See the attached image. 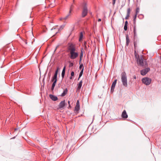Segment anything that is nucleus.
Wrapping results in <instances>:
<instances>
[{"mask_svg":"<svg viewBox=\"0 0 161 161\" xmlns=\"http://www.w3.org/2000/svg\"><path fill=\"white\" fill-rule=\"evenodd\" d=\"M126 45L128 46L130 42V39L128 36V35H126Z\"/></svg>","mask_w":161,"mask_h":161,"instance_id":"4468645a","label":"nucleus"},{"mask_svg":"<svg viewBox=\"0 0 161 161\" xmlns=\"http://www.w3.org/2000/svg\"><path fill=\"white\" fill-rule=\"evenodd\" d=\"M68 50L69 52V57L71 59H74L76 58L79 55L78 53L76 52L75 47L71 44L68 48Z\"/></svg>","mask_w":161,"mask_h":161,"instance_id":"f257e3e1","label":"nucleus"},{"mask_svg":"<svg viewBox=\"0 0 161 161\" xmlns=\"http://www.w3.org/2000/svg\"><path fill=\"white\" fill-rule=\"evenodd\" d=\"M134 36H136V25H134Z\"/></svg>","mask_w":161,"mask_h":161,"instance_id":"a211bd4d","label":"nucleus"},{"mask_svg":"<svg viewBox=\"0 0 161 161\" xmlns=\"http://www.w3.org/2000/svg\"><path fill=\"white\" fill-rule=\"evenodd\" d=\"M135 58L136 59L137 64L141 66H143L144 65L147 66V63L143 58V55H141L140 57L139 55L137 54L136 52L135 53Z\"/></svg>","mask_w":161,"mask_h":161,"instance_id":"f03ea898","label":"nucleus"},{"mask_svg":"<svg viewBox=\"0 0 161 161\" xmlns=\"http://www.w3.org/2000/svg\"><path fill=\"white\" fill-rule=\"evenodd\" d=\"M83 34L82 32H81L80 33V36L79 38V41L80 42L83 38Z\"/></svg>","mask_w":161,"mask_h":161,"instance_id":"f3484780","label":"nucleus"},{"mask_svg":"<svg viewBox=\"0 0 161 161\" xmlns=\"http://www.w3.org/2000/svg\"><path fill=\"white\" fill-rule=\"evenodd\" d=\"M65 105V100L62 101L60 102L58 105V108L60 109H62Z\"/></svg>","mask_w":161,"mask_h":161,"instance_id":"6e6552de","label":"nucleus"},{"mask_svg":"<svg viewBox=\"0 0 161 161\" xmlns=\"http://www.w3.org/2000/svg\"><path fill=\"white\" fill-rule=\"evenodd\" d=\"M31 92H26V94H30V93H31Z\"/></svg>","mask_w":161,"mask_h":161,"instance_id":"72a5a7b5","label":"nucleus"},{"mask_svg":"<svg viewBox=\"0 0 161 161\" xmlns=\"http://www.w3.org/2000/svg\"><path fill=\"white\" fill-rule=\"evenodd\" d=\"M72 8V10H73V8H74V6L73 5H71L70 8V9Z\"/></svg>","mask_w":161,"mask_h":161,"instance_id":"2f4dec72","label":"nucleus"},{"mask_svg":"<svg viewBox=\"0 0 161 161\" xmlns=\"http://www.w3.org/2000/svg\"><path fill=\"white\" fill-rule=\"evenodd\" d=\"M80 109V103L79 100H78L76 102V104L75 108V111L76 113H78Z\"/></svg>","mask_w":161,"mask_h":161,"instance_id":"0eeeda50","label":"nucleus"},{"mask_svg":"<svg viewBox=\"0 0 161 161\" xmlns=\"http://www.w3.org/2000/svg\"><path fill=\"white\" fill-rule=\"evenodd\" d=\"M59 69L58 67L57 68V69L55 71V73L54 74V75H53V77L52 80V81L53 82L52 87H51V90H53L54 87L56 85V83L57 81V75H58V71Z\"/></svg>","mask_w":161,"mask_h":161,"instance_id":"20e7f679","label":"nucleus"},{"mask_svg":"<svg viewBox=\"0 0 161 161\" xmlns=\"http://www.w3.org/2000/svg\"><path fill=\"white\" fill-rule=\"evenodd\" d=\"M129 16H130V15L127 14L126 16V17H125V19H128V18L129 17Z\"/></svg>","mask_w":161,"mask_h":161,"instance_id":"cd10ccee","label":"nucleus"},{"mask_svg":"<svg viewBox=\"0 0 161 161\" xmlns=\"http://www.w3.org/2000/svg\"><path fill=\"white\" fill-rule=\"evenodd\" d=\"M128 22L127 21H126L125 22V25H127Z\"/></svg>","mask_w":161,"mask_h":161,"instance_id":"7c9ffc66","label":"nucleus"},{"mask_svg":"<svg viewBox=\"0 0 161 161\" xmlns=\"http://www.w3.org/2000/svg\"><path fill=\"white\" fill-rule=\"evenodd\" d=\"M130 8H128L127 10V14L130 15Z\"/></svg>","mask_w":161,"mask_h":161,"instance_id":"5701e85b","label":"nucleus"},{"mask_svg":"<svg viewBox=\"0 0 161 161\" xmlns=\"http://www.w3.org/2000/svg\"><path fill=\"white\" fill-rule=\"evenodd\" d=\"M83 57V52L82 51H81V53L80 54V58H82Z\"/></svg>","mask_w":161,"mask_h":161,"instance_id":"393cba45","label":"nucleus"},{"mask_svg":"<svg viewBox=\"0 0 161 161\" xmlns=\"http://www.w3.org/2000/svg\"><path fill=\"white\" fill-rule=\"evenodd\" d=\"M81 60H82V58H80V60H79V64H80V63L81 62Z\"/></svg>","mask_w":161,"mask_h":161,"instance_id":"473e14b6","label":"nucleus"},{"mask_svg":"<svg viewBox=\"0 0 161 161\" xmlns=\"http://www.w3.org/2000/svg\"><path fill=\"white\" fill-rule=\"evenodd\" d=\"M150 70V68H147L141 71V74L142 75H144Z\"/></svg>","mask_w":161,"mask_h":161,"instance_id":"1a4fd4ad","label":"nucleus"},{"mask_svg":"<svg viewBox=\"0 0 161 161\" xmlns=\"http://www.w3.org/2000/svg\"><path fill=\"white\" fill-rule=\"evenodd\" d=\"M121 79L123 85L126 87L127 86V78L126 73L124 72L121 74Z\"/></svg>","mask_w":161,"mask_h":161,"instance_id":"39448f33","label":"nucleus"},{"mask_svg":"<svg viewBox=\"0 0 161 161\" xmlns=\"http://www.w3.org/2000/svg\"><path fill=\"white\" fill-rule=\"evenodd\" d=\"M81 16L82 18H84L87 15L88 13L87 3L86 2H84L81 4Z\"/></svg>","mask_w":161,"mask_h":161,"instance_id":"7ed1b4c3","label":"nucleus"},{"mask_svg":"<svg viewBox=\"0 0 161 161\" xmlns=\"http://www.w3.org/2000/svg\"><path fill=\"white\" fill-rule=\"evenodd\" d=\"M74 2V0H73V2Z\"/></svg>","mask_w":161,"mask_h":161,"instance_id":"c03bdc74","label":"nucleus"},{"mask_svg":"<svg viewBox=\"0 0 161 161\" xmlns=\"http://www.w3.org/2000/svg\"><path fill=\"white\" fill-rule=\"evenodd\" d=\"M66 67L65 66L63 68V69L62 71L61 76L62 78H63L64 77V76L65 74V70Z\"/></svg>","mask_w":161,"mask_h":161,"instance_id":"2eb2a0df","label":"nucleus"},{"mask_svg":"<svg viewBox=\"0 0 161 161\" xmlns=\"http://www.w3.org/2000/svg\"><path fill=\"white\" fill-rule=\"evenodd\" d=\"M101 21V19H98V22H100Z\"/></svg>","mask_w":161,"mask_h":161,"instance_id":"c9c22d12","label":"nucleus"},{"mask_svg":"<svg viewBox=\"0 0 161 161\" xmlns=\"http://www.w3.org/2000/svg\"><path fill=\"white\" fill-rule=\"evenodd\" d=\"M68 90L67 88L65 89L64 90L63 92L61 94V96L62 97H64L65 96L67 93Z\"/></svg>","mask_w":161,"mask_h":161,"instance_id":"dca6fc26","label":"nucleus"},{"mask_svg":"<svg viewBox=\"0 0 161 161\" xmlns=\"http://www.w3.org/2000/svg\"><path fill=\"white\" fill-rule=\"evenodd\" d=\"M18 130V128H15L14 129V131H16L17 130Z\"/></svg>","mask_w":161,"mask_h":161,"instance_id":"ea45409f","label":"nucleus"},{"mask_svg":"<svg viewBox=\"0 0 161 161\" xmlns=\"http://www.w3.org/2000/svg\"><path fill=\"white\" fill-rule=\"evenodd\" d=\"M143 83L146 85H149L151 82V79L148 77H145L142 79Z\"/></svg>","mask_w":161,"mask_h":161,"instance_id":"423d86ee","label":"nucleus"},{"mask_svg":"<svg viewBox=\"0 0 161 161\" xmlns=\"http://www.w3.org/2000/svg\"><path fill=\"white\" fill-rule=\"evenodd\" d=\"M137 15L136 14H135L134 17V19H133V24L134 25H136V18Z\"/></svg>","mask_w":161,"mask_h":161,"instance_id":"aec40b11","label":"nucleus"},{"mask_svg":"<svg viewBox=\"0 0 161 161\" xmlns=\"http://www.w3.org/2000/svg\"><path fill=\"white\" fill-rule=\"evenodd\" d=\"M63 18H62V19H60V20H61V19H63Z\"/></svg>","mask_w":161,"mask_h":161,"instance_id":"37998d69","label":"nucleus"},{"mask_svg":"<svg viewBox=\"0 0 161 161\" xmlns=\"http://www.w3.org/2000/svg\"><path fill=\"white\" fill-rule=\"evenodd\" d=\"M74 64L73 63H70L69 64V67H71L73 66Z\"/></svg>","mask_w":161,"mask_h":161,"instance_id":"a878e982","label":"nucleus"},{"mask_svg":"<svg viewBox=\"0 0 161 161\" xmlns=\"http://www.w3.org/2000/svg\"><path fill=\"white\" fill-rule=\"evenodd\" d=\"M136 75H134V76H133V78H134V79H136Z\"/></svg>","mask_w":161,"mask_h":161,"instance_id":"f704fd0d","label":"nucleus"},{"mask_svg":"<svg viewBox=\"0 0 161 161\" xmlns=\"http://www.w3.org/2000/svg\"><path fill=\"white\" fill-rule=\"evenodd\" d=\"M82 80H81L79 82V83L78 84V86L77 87L78 89H80L81 88V87L82 86Z\"/></svg>","mask_w":161,"mask_h":161,"instance_id":"6ab92c4d","label":"nucleus"},{"mask_svg":"<svg viewBox=\"0 0 161 161\" xmlns=\"http://www.w3.org/2000/svg\"><path fill=\"white\" fill-rule=\"evenodd\" d=\"M63 27H64V26H61V27H60V29H62L63 28Z\"/></svg>","mask_w":161,"mask_h":161,"instance_id":"58836bf2","label":"nucleus"},{"mask_svg":"<svg viewBox=\"0 0 161 161\" xmlns=\"http://www.w3.org/2000/svg\"><path fill=\"white\" fill-rule=\"evenodd\" d=\"M84 70V68H83L82 69H81L80 72L79 76V79L80 78V77L82 76V75L83 74V72Z\"/></svg>","mask_w":161,"mask_h":161,"instance_id":"412c9836","label":"nucleus"},{"mask_svg":"<svg viewBox=\"0 0 161 161\" xmlns=\"http://www.w3.org/2000/svg\"><path fill=\"white\" fill-rule=\"evenodd\" d=\"M49 97L53 101H57L58 99V97L57 96H54L52 94H50L49 95Z\"/></svg>","mask_w":161,"mask_h":161,"instance_id":"f8f14e48","label":"nucleus"},{"mask_svg":"<svg viewBox=\"0 0 161 161\" xmlns=\"http://www.w3.org/2000/svg\"><path fill=\"white\" fill-rule=\"evenodd\" d=\"M74 74H75V73H74V72L72 71L71 72V76H73L74 75Z\"/></svg>","mask_w":161,"mask_h":161,"instance_id":"c85d7f7f","label":"nucleus"},{"mask_svg":"<svg viewBox=\"0 0 161 161\" xmlns=\"http://www.w3.org/2000/svg\"><path fill=\"white\" fill-rule=\"evenodd\" d=\"M72 76H71L70 77V78H69L70 79V80H72V79H73Z\"/></svg>","mask_w":161,"mask_h":161,"instance_id":"4c0bfd02","label":"nucleus"},{"mask_svg":"<svg viewBox=\"0 0 161 161\" xmlns=\"http://www.w3.org/2000/svg\"><path fill=\"white\" fill-rule=\"evenodd\" d=\"M134 46H135V47H136V44L135 43H134Z\"/></svg>","mask_w":161,"mask_h":161,"instance_id":"79ce46f5","label":"nucleus"},{"mask_svg":"<svg viewBox=\"0 0 161 161\" xmlns=\"http://www.w3.org/2000/svg\"><path fill=\"white\" fill-rule=\"evenodd\" d=\"M58 47V46H57L56 47V49H55V51L56 50L57 48Z\"/></svg>","mask_w":161,"mask_h":161,"instance_id":"a19ab883","label":"nucleus"},{"mask_svg":"<svg viewBox=\"0 0 161 161\" xmlns=\"http://www.w3.org/2000/svg\"><path fill=\"white\" fill-rule=\"evenodd\" d=\"M82 68H84L83 64H80L79 66L80 69H82Z\"/></svg>","mask_w":161,"mask_h":161,"instance_id":"b1692460","label":"nucleus"},{"mask_svg":"<svg viewBox=\"0 0 161 161\" xmlns=\"http://www.w3.org/2000/svg\"><path fill=\"white\" fill-rule=\"evenodd\" d=\"M115 1H116V0H113L112 3L113 5H114L115 4Z\"/></svg>","mask_w":161,"mask_h":161,"instance_id":"c756f323","label":"nucleus"},{"mask_svg":"<svg viewBox=\"0 0 161 161\" xmlns=\"http://www.w3.org/2000/svg\"><path fill=\"white\" fill-rule=\"evenodd\" d=\"M72 8H71L70 9L69 11V14H68V15L66 16L65 17H63V19L64 20H65L67 19H68L69 18V17L70 16L71 14V12H72Z\"/></svg>","mask_w":161,"mask_h":161,"instance_id":"ddd939ff","label":"nucleus"},{"mask_svg":"<svg viewBox=\"0 0 161 161\" xmlns=\"http://www.w3.org/2000/svg\"><path fill=\"white\" fill-rule=\"evenodd\" d=\"M68 104H69V107H70V101H68Z\"/></svg>","mask_w":161,"mask_h":161,"instance_id":"e433bc0d","label":"nucleus"},{"mask_svg":"<svg viewBox=\"0 0 161 161\" xmlns=\"http://www.w3.org/2000/svg\"><path fill=\"white\" fill-rule=\"evenodd\" d=\"M117 80L116 79L112 83V85L111 86V92H113L114 91V89L116 84L117 82Z\"/></svg>","mask_w":161,"mask_h":161,"instance_id":"9d476101","label":"nucleus"},{"mask_svg":"<svg viewBox=\"0 0 161 161\" xmlns=\"http://www.w3.org/2000/svg\"><path fill=\"white\" fill-rule=\"evenodd\" d=\"M121 117L123 118L126 119L128 117V115L125 110H124L122 113Z\"/></svg>","mask_w":161,"mask_h":161,"instance_id":"9b49d317","label":"nucleus"},{"mask_svg":"<svg viewBox=\"0 0 161 161\" xmlns=\"http://www.w3.org/2000/svg\"><path fill=\"white\" fill-rule=\"evenodd\" d=\"M127 29V25H125L124 26V29L125 31H126Z\"/></svg>","mask_w":161,"mask_h":161,"instance_id":"bb28decb","label":"nucleus"},{"mask_svg":"<svg viewBox=\"0 0 161 161\" xmlns=\"http://www.w3.org/2000/svg\"><path fill=\"white\" fill-rule=\"evenodd\" d=\"M139 8H137L136 9L135 14H136V15H137L138 13L139 12Z\"/></svg>","mask_w":161,"mask_h":161,"instance_id":"4be33fe9","label":"nucleus"}]
</instances>
